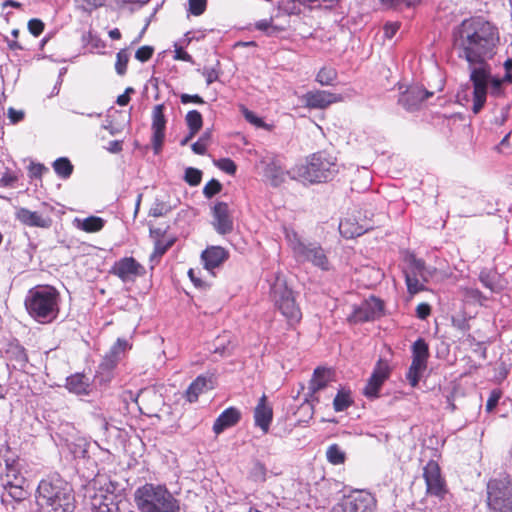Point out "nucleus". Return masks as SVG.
<instances>
[{"instance_id": "1", "label": "nucleus", "mask_w": 512, "mask_h": 512, "mask_svg": "<svg viewBox=\"0 0 512 512\" xmlns=\"http://www.w3.org/2000/svg\"><path fill=\"white\" fill-rule=\"evenodd\" d=\"M499 42L497 28L481 17L465 19L453 30V47L458 57L468 62L473 85L472 112L478 114L486 102L490 78L488 60Z\"/></svg>"}, {"instance_id": "2", "label": "nucleus", "mask_w": 512, "mask_h": 512, "mask_svg": "<svg viewBox=\"0 0 512 512\" xmlns=\"http://www.w3.org/2000/svg\"><path fill=\"white\" fill-rule=\"evenodd\" d=\"M59 291L51 285H37L28 290L24 306L28 315L39 324H50L60 312Z\"/></svg>"}, {"instance_id": "3", "label": "nucleus", "mask_w": 512, "mask_h": 512, "mask_svg": "<svg viewBox=\"0 0 512 512\" xmlns=\"http://www.w3.org/2000/svg\"><path fill=\"white\" fill-rule=\"evenodd\" d=\"M36 499L43 512H74L75 498L72 487L60 477L40 481Z\"/></svg>"}, {"instance_id": "4", "label": "nucleus", "mask_w": 512, "mask_h": 512, "mask_svg": "<svg viewBox=\"0 0 512 512\" xmlns=\"http://www.w3.org/2000/svg\"><path fill=\"white\" fill-rule=\"evenodd\" d=\"M139 512H180V502L164 484L145 483L134 492Z\"/></svg>"}, {"instance_id": "5", "label": "nucleus", "mask_w": 512, "mask_h": 512, "mask_svg": "<svg viewBox=\"0 0 512 512\" xmlns=\"http://www.w3.org/2000/svg\"><path fill=\"white\" fill-rule=\"evenodd\" d=\"M337 173L336 157L326 151H319L308 157L305 165L296 166L293 177L309 183H321L332 180Z\"/></svg>"}, {"instance_id": "6", "label": "nucleus", "mask_w": 512, "mask_h": 512, "mask_svg": "<svg viewBox=\"0 0 512 512\" xmlns=\"http://www.w3.org/2000/svg\"><path fill=\"white\" fill-rule=\"evenodd\" d=\"M285 238L296 262L310 263L314 267L328 271L331 268L327 251L316 241L302 239L294 230H285Z\"/></svg>"}, {"instance_id": "7", "label": "nucleus", "mask_w": 512, "mask_h": 512, "mask_svg": "<svg viewBox=\"0 0 512 512\" xmlns=\"http://www.w3.org/2000/svg\"><path fill=\"white\" fill-rule=\"evenodd\" d=\"M487 505L492 512H512V478H494L487 483Z\"/></svg>"}, {"instance_id": "8", "label": "nucleus", "mask_w": 512, "mask_h": 512, "mask_svg": "<svg viewBox=\"0 0 512 512\" xmlns=\"http://www.w3.org/2000/svg\"><path fill=\"white\" fill-rule=\"evenodd\" d=\"M270 296L275 306L289 321L298 322L301 319V311L295 302L293 292L280 277L271 284Z\"/></svg>"}, {"instance_id": "9", "label": "nucleus", "mask_w": 512, "mask_h": 512, "mask_svg": "<svg viewBox=\"0 0 512 512\" xmlns=\"http://www.w3.org/2000/svg\"><path fill=\"white\" fill-rule=\"evenodd\" d=\"M377 500L366 490H355L342 496L332 507L331 512H375Z\"/></svg>"}, {"instance_id": "10", "label": "nucleus", "mask_w": 512, "mask_h": 512, "mask_svg": "<svg viewBox=\"0 0 512 512\" xmlns=\"http://www.w3.org/2000/svg\"><path fill=\"white\" fill-rule=\"evenodd\" d=\"M5 462V471L0 473V485L12 499L18 502L22 501L27 495L24 489L26 478L21 473L16 460L7 459Z\"/></svg>"}, {"instance_id": "11", "label": "nucleus", "mask_w": 512, "mask_h": 512, "mask_svg": "<svg viewBox=\"0 0 512 512\" xmlns=\"http://www.w3.org/2000/svg\"><path fill=\"white\" fill-rule=\"evenodd\" d=\"M412 362L406 373V379L415 388L427 369L429 347L423 338H418L411 347Z\"/></svg>"}, {"instance_id": "12", "label": "nucleus", "mask_w": 512, "mask_h": 512, "mask_svg": "<svg viewBox=\"0 0 512 512\" xmlns=\"http://www.w3.org/2000/svg\"><path fill=\"white\" fill-rule=\"evenodd\" d=\"M263 165V176L273 186H280L287 176L293 177L294 168L287 170L283 159L279 156H266L261 160Z\"/></svg>"}, {"instance_id": "13", "label": "nucleus", "mask_w": 512, "mask_h": 512, "mask_svg": "<svg viewBox=\"0 0 512 512\" xmlns=\"http://www.w3.org/2000/svg\"><path fill=\"white\" fill-rule=\"evenodd\" d=\"M423 477L426 483V491L430 496H434L439 500L444 499L448 493L445 480L441 475V470L438 463L430 460L423 470Z\"/></svg>"}, {"instance_id": "14", "label": "nucleus", "mask_w": 512, "mask_h": 512, "mask_svg": "<svg viewBox=\"0 0 512 512\" xmlns=\"http://www.w3.org/2000/svg\"><path fill=\"white\" fill-rule=\"evenodd\" d=\"M109 273L117 276L122 282H134L145 274V268L133 257H123L110 268Z\"/></svg>"}, {"instance_id": "15", "label": "nucleus", "mask_w": 512, "mask_h": 512, "mask_svg": "<svg viewBox=\"0 0 512 512\" xmlns=\"http://www.w3.org/2000/svg\"><path fill=\"white\" fill-rule=\"evenodd\" d=\"M383 309V302L372 296L355 306L348 320L352 323L372 321L383 315Z\"/></svg>"}, {"instance_id": "16", "label": "nucleus", "mask_w": 512, "mask_h": 512, "mask_svg": "<svg viewBox=\"0 0 512 512\" xmlns=\"http://www.w3.org/2000/svg\"><path fill=\"white\" fill-rule=\"evenodd\" d=\"M390 373L391 367L389 363L386 360L379 359L363 390L364 395L370 399L377 398L382 385L389 378Z\"/></svg>"}, {"instance_id": "17", "label": "nucleus", "mask_w": 512, "mask_h": 512, "mask_svg": "<svg viewBox=\"0 0 512 512\" xmlns=\"http://www.w3.org/2000/svg\"><path fill=\"white\" fill-rule=\"evenodd\" d=\"M164 104H158L152 111V147L155 155H158L163 147L165 140L166 118L164 115Z\"/></svg>"}, {"instance_id": "18", "label": "nucleus", "mask_w": 512, "mask_h": 512, "mask_svg": "<svg viewBox=\"0 0 512 512\" xmlns=\"http://www.w3.org/2000/svg\"><path fill=\"white\" fill-rule=\"evenodd\" d=\"M213 227L220 235H226L233 230V219L227 203L219 201L212 207Z\"/></svg>"}, {"instance_id": "19", "label": "nucleus", "mask_w": 512, "mask_h": 512, "mask_svg": "<svg viewBox=\"0 0 512 512\" xmlns=\"http://www.w3.org/2000/svg\"><path fill=\"white\" fill-rule=\"evenodd\" d=\"M304 106L310 109H325L329 105L341 102L343 97L324 90L309 91L301 97Z\"/></svg>"}, {"instance_id": "20", "label": "nucleus", "mask_w": 512, "mask_h": 512, "mask_svg": "<svg viewBox=\"0 0 512 512\" xmlns=\"http://www.w3.org/2000/svg\"><path fill=\"white\" fill-rule=\"evenodd\" d=\"M433 95L432 92L425 90L421 86L413 85L403 92L398 103L408 112H413L421 106L424 100Z\"/></svg>"}, {"instance_id": "21", "label": "nucleus", "mask_w": 512, "mask_h": 512, "mask_svg": "<svg viewBox=\"0 0 512 512\" xmlns=\"http://www.w3.org/2000/svg\"><path fill=\"white\" fill-rule=\"evenodd\" d=\"M229 258V252L221 246H208L201 253L203 267L211 275H215L214 270L223 265Z\"/></svg>"}, {"instance_id": "22", "label": "nucleus", "mask_w": 512, "mask_h": 512, "mask_svg": "<svg viewBox=\"0 0 512 512\" xmlns=\"http://www.w3.org/2000/svg\"><path fill=\"white\" fill-rule=\"evenodd\" d=\"M215 377L213 374L199 375L187 388L186 398L190 403L196 402L200 394L213 389Z\"/></svg>"}, {"instance_id": "23", "label": "nucleus", "mask_w": 512, "mask_h": 512, "mask_svg": "<svg viewBox=\"0 0 512 512\" xmlns=\"http://www.w3.org/2000/svg\"><path fill=\"white\" fill-rule=\"evenodd\" d=\"M241 420V412L235 407L226 408L214 421L212 430L220 435L226 429L235 426Z\"/></svg>"}, {"instance_id": "24", "label": "nucleus", "mask_w": 512, "mask_h": 512, "mask_svg": "<svg viewBox=\"0 0 512 512\" xmlns=\"http://www.w3.org/2000/svg\"><path fill=\"white\" fill-rule=\"evenodd\" d=\"M372 228L373 226L366 221L359 223L356 218L350 217L341 220L339 223V232L347 239L361 236Z\"/></svg>"}, {"instance_id": "25", "label": "nucleus", "mask_w": 512, "mask_h": 512, "mask_svg": "<svg viewBox=\"0 0 512 512\" xmlns=\"http://www.w3.org/2000/svg\"><path fill=\"white\" fill-rule=\"evenodd\" d=\"M272 419H273V410L267 404L266 396L263 395L259 399V402L254 410L255 425L257 427H259L263 431L264 434H266L269 431Z\"/></svg>"}, {"instance_id": "26", "label": "nucleus", "mask_w": 512, "mask_h": 512, "mask_svg": "<svg viewBox=\"0 0 512 512\" xmlns=\"http://www.w3.org/2000/svg\"><path fill=\"white\" fill-rule=\"evenodd\" d=\"M16 218L24 225L30 227L48 228L51 225V219L44 217L36 211H31L27 208H20L16 212Z\"/></svg>"}, {"instance_id": "27", "label": "nucleus", "mask_w": 512, "mask_h": 512, "mask_svg": "<svg viewBox=\"0 0 512 512\" xmlns=\"http://www.w3.org/2000/svg\"><path fill=\"white\" fill-rule=\"evenodd\" d=\"M66 388L78 396H87L91 392V383L84 374L76 373L67 377Z\"/></svg>"}, {"instance_id": "28", "label": "nucleus", "mask_w": 512, "mask_h": 512, "mask_svg": "<svg viewBox=\"0 0 512 512\" xmlns=\"http://www.w3.org/2000/svg\"><path fill=\"white\" fill-rule=\"evenodd\" d=\"M130 348L131 346L126 339L118 338L116 343L110 349V352L101 362V367L112 370L120 359V355Z\"/></svg>"}, {"instance_id": "29", "label": "nucleus", "mask_w": 512, "mask_h": 512, "mask_svg": "<svg viewBox=\"0 0 512 512\" xmlns=\"http://www.w3.org/2000/svg\"><path fill=\"white\" fill-rule=\"evenodd\" d=\"M332 370L328 368L318 367L314 370L312 379L309 383V389L316 393L324 389L332 381Z\"/></svg>"}, {"instance_id": "30", "label": "nucleus", "mask_w": 512, "mask_h": 512, "mask_svg": "<svg viewBox=\"0 0 512 512\" xmlns=\"http://www.w3.org/2000/svg\"><path fill=\"white\" fill-rule=\"evenodd\" d=\"M408 271L418 276L422 282H428L435 273V268L428 267L425 265V262L421 259H418L414 256L409 258Z\"/></svg>"}, {"instance_id": "31", "label": "nucleus", "mask_w": 512, "mask_h": 512, "mask_svg": "<svg viewBox=\"0 0 512 512\" xmlns=\"http://www.w3.org/2000/svg\"><path fill=\"white\" fill-rule=\"evenodd\" d=\"M353 404L351 391L349 389L341 388L338 390L333 400V408L336 412H342L348 409Z\"/></svg>"}, {"instance_id": "32", "label": "nucleus", "mask_w": 512, "mask_h": 512, "mask_svg": "<svg viewBox=\"0 0 512 512\" xmlns=\"http://www.w3.org/2000/svg\"><path fill=\"white\" fill-rule=\"evenodd\" d=\"M76 221L79 223L78 228L88 233H95L100 231L105 224L104 219L97 216H90L83 219L82 221L76 219Z\"/></svg>"}, {"instance_id": "33", "label": "nucleus", "mask_w": 512, "mask_h": 512, "mask_svg": "<svg viewBox=\"0 0 512 512\" xmlns=\"http://www.w3.org/2000/svg\"><path fill=\"white\" fill-rule=\"evenodd\" d=\"M52 166L57 176L62 179H68L73 173V165L66 157L56 159Z\"/></svg>"}, {"instance_id": "34", "label": "nucleus", "mask_w": 512, "mask_h": 512, "mask_svg": "<svg viewBox=\"0 0 512 512\" xmlns=\"http://www.w3.org/2000/svg\"><path fill=\"white\" fill-rule=\"evenodd\" d=\"M186 124L190 130V137H194L202 128L203 118L199 111L191 110L186 114Z\"/></svg>"}, {"instance_id": "35", "label": "nucleus", "mask_w": 512, "mask_h": 512, "mask_svg": "<svg viewBox=\"0 0 512 512\" xmlns=\"http://www.w3.org/2000/svg\"><path fill=\"white\" fill-rule=\"evenodd\" d=\"M268 474L269 471L266 466L262 462L256 460L253 462L249 470L248 477L255 483H264L267 480Z\"/></svg>"}, {"instance_id": "36", "label": "nucleus", "mask_w": 512, "mask_h": 512, "mask_svg": "<svg viewBox=\"0 0 512 512\" xmlns=\"http://www.w3.org/2000/svg\"><path fill=\"white\" fill-rule=\"evenodd\" d=\"M404 274L407 290L411 295L417 294L425 289V282H422L418 276L408 270H405Z\"/></svg>"}, {"instance_id": "37", "label": "nucleus", "mask_w": 512, "mask_h": 512, "mask_svg": "<svg viewBox=\"0 0 512 512\" xmlns=\"http://www.w3.org/2000/svg\"><path fill=\"white\" fill-rule=\"evenodd\" d=\"M337 79V71L333 67H323L316 75V81L322 86L334 85Z\"/></svg>"}, {"instance_id": "38", "label": "nucleus", "mask_w": 512, "mask_h": 512, "mask_svg": "<svg viewBox=\"0 0 512 512\" xmlns=\"http://www.w3.org/2000/svg\"><path fill=\"white\" fill-rule=\"evenodd\" d=\"M326 457L333 465H340L345 461V453L337 444H332L327 448Z\"/></svg>"}, {"instance_id": "39", "label": "nucleus", "mask_w": 512, "mask_h": 512, "mask_svg": "<svg viewBox=\"0 0 512 512\" xmlns=\"http://www.w3.org/2000/svg\"><path fill=\"white\" fill-rule=\"evenodd\" d=\"M130 54L127 49H121L116 55L115 70L118 75L122 76L127 71Z\"/></svg>"}, {"instance_id": "40", "label": "nucleus", "mask_w": 512, "mask_h": 512, "mask_svg": "<svg viewBox=\"0 0 512 512\" xmlns=\"http://www.w3.org/2000/svg\"><path fill=\"white\" fill-rule=\"evenodd\" d=\"M207 9V0H188L187 13L193 16L202 15Z\"/></svg>"}, {"instance_id": "41", "label": "nucleus", "mask_w": 512, "mask_h": 512, "mask_svg": "<svg viewBox=\"0 0 512 512\" xmlns=\"http://www.w3.org/2000/svg\"><path fill=\"white\" fill-rule=\"evenodd\" d=\"M202 179V171L193 167H188L185 169L184 180L190 186H197L200 184Z\"/></svg>"}, {"instance_id": "42", "label": "nucleus", "mask_w": 512, "mask_h": 512, "mask_svg": "<svg viewBox=\"0 0 512 512\" xmlns=\"http://www.w3.org/2000/svg\"><path fill=\"white\" fill-rule=\"evenodd\" d=\"M172 207L163 201L156 200L149 211V215L155 218L165 216L171 211Z\"/></svg>"}, {"instance_id": "43", "label": "nucleus", "mask_w": 512, "mask_h": 512, "mask_svg": "<svg viewBox=\"0 0 512 512\" xmlns=\"http://www.w3.org/2000/svg\"><path fill=\"white\" fill-rule=\"evenodd\" d=\"M241 112L245 120L250 124L254 125L257 128H267V125L263 121V119L257 116L254 112L247 109L246 107H242Z\"/></svg>"}, {"instance_id": "44", "label": "nucleus", "mask_w": 512, "mask_h": 512, "mask_svg": "<svg viewBox=\"0 0 512 512\" xmlns=\"http://www.w3.org/2000/svg\"><path fill=\"white\" fill-rule=\"evenodd\" d=\"M222 185L216 179H211L203 188V194L206 198H212L221 191Z\"/></svg>"}, {"instance_id": "45", "label": "nucleus", "mask_w": 512, "mask_h": 512, "mask_svg": "<svg viewBox=\"0 0 512 512\" xmlns=\"http://www.w3.org/2000/svg\"><path fill=\"white\" fill-rule=\"evenodd\" d=\"M217 167L227 174L233 175L236 173L237 166L230 158H221L216 163Z\"/></svg>"}, {"instance_id": "46", "label": "nucleus", "mask_w": 512, "mask_h": 512, "mask_svg": "<svg viewBox=\"0 0 512 512\" xmlns=\"http://www.w3.org/2000/svg\"><path fill=\"white\" fill-rule=\"evenodd\" d=\"M171 245H172V242H164L161 240H157L155 242L154 251L150 257L151 261L154 260L155 258L162 257L166 253V251L170 248Z\"/></svg>"}, {"instance_id": "47", "label": "nucleus", "mask_w": 512, "mask_h": 512, "mask_svg": "<svg viewBox=\"0 0 512 512\" xmlns=\"http://www.w3.org/2000/svg\"><path fill=\"white\" fill-rule=\"evenodd\" d=\"M79 8L84 12L91 13L93 10L104 6L106 0H79Z\"/></svg>"}, {"instance_id": "48", "label": "nucleus", "mask_w": 512, "mask_h": 512, "mask_svg": "<svg viewBox=\"0 0 512 512\" xmlns=\"http://www.w3.org/2000/svg\"><path fill=\"white\" fill-rule=\"evenodd\" d=\"M154 53V48L149 45H145L140 47L136 53L135 58L140 62H146L148 61Z\"/></svg>"}, {"instance_id": "49", "label": "nucleus", "mask_w": 512, "mask_h": 512, "mask_svg": "<svg viewBox=\"0 0 512 512\" xmlns=\"http://www.w3.org/2000/svg\"><path fill=\"white\" fill-rule=\"evenodd\" d=\"M421 0H381L387 7L398 8L402 6L410 7L420 3Z\"/></svg>"}, {"instance_id": "50", "label": "nucleus", "mask_w": 512, "mask_h": 512, "mask_svg": "<svg viewBox=\"0 0 512 512\" xmlns=\"http://www.w3.org/2000/svg\"><path fill=\"white\" fill-rule=\"evenodd\" d=\"M28 30L33 36L38 37L44 30V23L40 19H31L28 22Z\"/></svg>"}, {"instance_id": "51", "label": "nucleus", "mask_w": 512, "mask_h": 512, "mask_svg": "<svg viewBox=\"0 0 512 512\" xmlns=\"http://www.w3.org/2000/svg\"><path fill=\"white\" fill-rule=\"evenodd\" d=\"M28 171H29V177H31V178H41L42 174L44 172L48 171V168L45 167L41 163H34V162H32L29 165V167H28Z\"/></svg>"}, {"instance_id": "52", "label": "nucleus", "mask_w": 512, "mask_h": 512, "mask_svg": "<svg viewBox=\"0 0 512 512\" xmlns=\"http://www.w3.org/2000/svg\"><path fill=\"white\" fill-rule=\"evenodd\" d=\"M501 398V392L499 390L491 391L489 398L486 402V411L491 412L498 405Z\"/></svg>"}, {"instance_id": "53", "label": "nucleus", "mask_w": 512, "mask_h": 512, "mask_svg": "<svg viewBox=\"0 0 512 512\" xmlns=\"http://www.w3.org/2000/svg\"><path fill=\"white\" fill-rule=\"evenodd\" d=\"M502 82L503 80L497 77H492L490 74V78L487 82V86L490 84L491 86V94L494 96H499L502 93Z\"/></svg>"}, {"instance_id": "54", "label": "nucleus", "mask_w": 512, "mask_h": 512, "mask_svg": "<svg viewBox=\"0 0 512 512\" xmlns=\"http://www.w3.org/2000/svg\"><path fill=\"white\" fill-rule=\"evenodd\" d=\"M13 354H14V358H15L16 362L20 366L24 367L26 365V363L28 362V357H27L24 347L16 346L14 348Z\"/></svg>"}, {"instance_id": "55", "label": "nucleus", "mask_w": 512, "mask_h": 512, "mask_svg": "<svg viewBox=\"0 0 512 512\" xmlns=\"http://www.w3.org/2000/svg\"><path fill=\"white\" fill-rule=\"evenodd\" d=\"M111 371L107 368H102L101 365L99 366V371L95 375V381L102 384H107L111 380Z\"/></svg>"}, {"instance_id": "56", "label": "nucleus", "mask_w": 512, "mask_h": 512, "mask_svg": "<svg viewBox=\"0 0 512 512\" xmlns=\"http://www.w3.org/2000/svg\"><path fill=\"white\" fill-rule=\"evenodd\" d=\"M400 28V24L397 22H388L383 27L384 37L392 39Z\"/></svg>"}, {"instance_id": "57", "label": "nucleus", "mask_w": 512, "mask_h": 512, "mask_svg": "<svg viewBox=\"0 0 512 512\" xmlns=\"http://www.w3.org/2000/svg\"><path fill=\"white\" fill-rule=\"evenodd\" d=\"M192 151L197 155H204L207 151V142L204 137H200L195 143L191 146Z\"/></svg>"}, {"instance_id": "58", "label": "nucleus", "mask_w": 512, "mask_h": 512, "mask_svg": "<svg viewBox=\"0 0 512 512\" xmlns=\"http://www.w3.org/2000/svg\"><path fill=\"white\" fill-rule=\"evenodd\" d=\"M180 100L182 104L195 103V104H204L205 101L198 94L190 95V94H181Z\"/></svg>"}, {"instance_id": "59", "label": "nucleus", "mask_w": 512, "mask_h": 512, "mask_svg": "<svg viewBox=\"0 0 512 512\" xmlns=\"http://www.w3.org/2000/svg\"><path fill=\"white\" fill-rule=\"evenodd\" d=\"M431 313V307L427 303H420L416 308V315L419 319L425 320Z\"/></svg>"}, {"instance_id": "60", "label": "nucleus", "mask_w": 512, "mask_h": 512, "mask_svg": "<svg viewBox=\"0 0 512 512\" xmlns=\"http://www.w3.org/2000/svg\"><path fill=\"white\" fill-rule=\"evenodd\" d=\"M203 76L206 79V84L207 85L212 84L219 77L218 72L216 71V69H214V68H207V67H205L203 69Z\"/></svg>"}, {"instance_id": "61", "label": "nucleus", "mask_w": 512, "mask_h": 512, "mask_svg": "<svg viewBox=\"0 0 512 512\" xmlns=\"http://www.w3.org/2000/svg\"><path fill=\"white\" fill-rule=\"evenodd\" d=\"M8 118L12 124H16L23 120L24 112L11 107L8 109Z\"/></svg>"}, {"instance_id": "62", "label": "nucleus", "mask_w": 512, "mask_h": 512, "mask_svg": "<svg viewBox=\"0 0 512 512\" xmlns=\"http://www.w3.org/2000/svg\"><path fill=\"white\" fill-rule=\"evenodd\" d=\"M75 446V449L72 450L74 457L84 458L87 453L88 443L85 440H80V443Z\"/></svg>"}, {"instance_id": "63", "label": "nucleus", "mask_w": 512, "mask_h": 512, "mask_svg": "<svg viewBox=\"0 0 512 512\" xmlns=\"http://www.w3.org/2000/svg\"><path fill=\"white\" fill-rule=\"evenodd\" d=\"M132 87L126 88L125 92L117 97L116 103L120 106H126L130 101V93H133Z\"/></svg>"}, {"instance_id": "64", "label": "nucleus", "mask_w": 512, "mask_h": 512, "mask_svg": "<svg viewBox=\"0 0 512 512\" xmlns=\"http://www.w3.org/2000/svg\"><path fill=\"white\" fill-rule=\"evenodd\" d=\"M17 181V177L11 173H5L0 178V185L3 187H10Z\"/></svg>"}]
</instances>
